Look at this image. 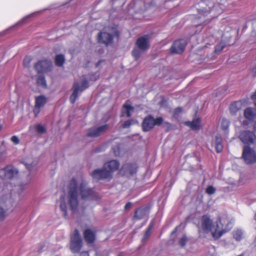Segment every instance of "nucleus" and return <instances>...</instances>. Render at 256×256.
Masks as SVG:
<instances>
[{
	"instance_id": "nucleus-24",
	"label": "nucleus",
	"mask_w": 256,
	"mask_h": 256,
	"mask_svg": "<svg viewBox=\"0 0 256 256\" xmlns=\"http://www.w3.org/2000/svg\"><path fill=\"white\" fill-rule=\"evenodd\" d=\"M134 110V108L130 104H125L123 105L122 110V116H126L127 117H130L132 116L131 112Z\"/></svg>"
},
{
	"instance_id": "nucleus-22",
	"label": "nucleus",
	"mask_w": 256,
	"mask_h": 256,
	"mask_svg": "<svg viewBox=\"0 0 256 256\" xmlns=\"http://www.w3.org/2000/svg\"><path fill=\"white\" fill-rule=\"evenodd\" d=\"M233 236L236 240L240 242L244 238L245 232L241 228H236L233 231Z\"/></svg>"
},
{
	"instance_id": "nucleus-18",
	"label": "nucleus",
	"mask_w": 256,
	"mask_h": 256,
	"mask_svg": "<svg viewBox=\"0 0 256 256\" xmlns=\"http://www.w3.org/2000/svg\"><path fill=\"white\" fill-rule=\"evenodd\" d=\"M4 174V179H12L16 176L18 170L12 166H8L4 168L2 170Z\"/></svg>"
},
{
	"instance_id": "nucleus-21",
	"label": "nucleus",
	"mask_w": 256,
	"mask_h": 256,
	"mask_svg": "<svg viewBox=\"0 0 256 256\" xmlns=\"http://www.w3.org/2000/svg\"><path fill=\"white\" fill-rule=\"evenodd\" d=\"M84 238L88 244H92L95 240V234L90 229H87L84 232Z\"/></svg>"
},
{
	"instance_id": "nucleus-51",
	"label": "nucleus",
	"mask_w": 256,
	"mask_h": 256,
	"mask_svg": "<svg viewBox=\"0 0 256 256\" xmlns=\"http://www.w3.org/2000/svg\"><path fill=\"white\" fill-rule=\"evenodd\" d=\"M254 130L256 131V122H254Z\"/></svg>"
},
{
	"instance_id": "nucleus-33",
	"label": "nucleus",
	"mask_w": 256,
	"mask_h": 256,
	"mask_svg": "<svg viewBox=\"0 0 256 256\" xmlns=\"http://www.w3.org/2000/svg\"><path fill=\"white\" fill-rule=\"evenodd\" d=\"M138 122L136 120L134 119H131L126 121L122 124V128H129L130 126L136 124Z\"/></svg>"
},
{
	"instance_id": "nucleus-47",
	"label": "nucleus",
	"mask_w": 256,
	"mask_h": 256,
	"mask_svg": "<svg viewBox=\"0 0 256 256\" xmlns=\"http://www.w3.org/2000/svg\"><path fill=\"white\" fill-rule=\"evenodd\" d=\"M132 206V203L130 202H128L124 206V208L126 210L130 209Z\"/></svg>"
},
{
	"instance_id": "nucleus-54",
	"label": "nucleus",
	"mask_w": 256,
	"mask_h": 256,
	"mask_svg": "<svg viewBox=\"0 0 256 256\" xmlns=\"http://www.w3.org/2000/svg\"><path fill=\"white\" fill-rule=\"evenodd\" d=\"M238 256H244V254H242L238 255Z\"/></svg>"
},
{
	"instance_id": "nucleus-37",
	"label": "nucleus",
	"mask_w": 256,
	"mask_h": 256,
	"mask_svg": "<svg viewBox=\"0 0 256 256\" xmlns=\"http://www.w3.org/2000/svg\"><path fill=\"white\" fill-rule=\"evenodd\" d=\"M230 122L226 119H222V120L221 126L224 130H226L229 127Z\"/></svg>"
},
{
	"instance_id": "nucleus-31",
	"label": "nucleus",
	"mask_w": 256,
	"mask_h": 256,
	"mask_svg": "<svg viewBox=\"0 0 256 256\" xmlns=\"http://www.w3.org/2000/svg\"><path fill=\"white\" fill-rule=\"evenodd\" d=\"M218 35L220 36L222 34V32H217L216 34H216V36H215L216 38H214V35L212 34V36H208V37L206 38L204 40V42L206 44H209V42L212 43L213 42H214L216 40V38H218Z\"/></svg>"
},
{
	"instance_id": "nucleus-14",
	"label": "nucleus",
	"mask_w": 256,
	"mask_h": 256,
	"mask_svg": "<svg viewBox=\"0 0 256 256\" xmlns=\"http://www.w3.org/2000/svg\"><path fill=\"white\" fill-rule=\"evenodd\" d=\"M239 138L244 144H250L254 142L256 136L252 132L244 130L240 133Z\"/></svg>"
},
{
	"instance_id": "nucleus-20",
	"label": "nucleus",
	"mask_w": 256,
	"mask_h": 256,
	"mask_svg": "<svg viewBox=\"0 0 256 256\" xmlns=\"http://www.w3.org/2000/svg\"><path fill=\"white\" fill-rule=\"evenodd\" d=\"M104 166L112 174V172L116 170L119 168L120 163L116 160H112L105 163Z\"/></svg>"
},
{
	"instance_id": "nucleus-48",
	"label": "nucleus",
	"mask_w": 256,
	"mask_h": 256,
	"mask_svg": "<svg viewBox=\"0 0 256 256\" xmlns=\"http://www.w3.org/2000/svg\"><path fill=\"white\" fill-rule=\"evenodd\" d=\"M80 256H89V254H88V252H82L80 254Z\"/></svg>"
},
{
	"instance_id": "nucleus-8",
	"label": "nucleus",
	"mask_w": 256,
	"mask_h": 256,
	"mask_svg": "<svg viewBox=\"0 0 256 256\" xmlns=\"http://www.w3.org/2000/svg\"><path fill=\"white\" fill-rule=\"evenodd\" d=\"M162 122L161 117L154 119L152 116L146 118L142 122V127L144 131L148 132L152 129L154 126L160 125Z\"/></svg>"
},
{
	"instance_id": "nucleus-4",
	"label": "nucleus",
	"mask_w": 256,
	"mask_h": 256,
	"mask_svg": "<svg viewBox=\"0 0 256 256\" xmlns=\"http://www.w3.org/2000/svg\"><path fill=\"white\" fill-rule=\"evenodd\" d=\"M150 48V40L148 35H145L138 38L136 47L132 52V54L136 60H138L142 54Z\"/></svg>"
},
{
	"instance_id": "nucleus-35",
	"label": "nucleus",
	"mask_w": 256,
	"mask_h": 256,
	"mask_svg": "<svg viewBox=\"0 0 256 256\" xmlns=\"http://www.w3.org/2000/svg\"><path fill=\"white\" fill-rule=\"evenodd\" d=\"M25 184H21L18 186H15L14 189H12L10 191V195L12 194V192H14L15 190H18V195L20 194L22 192V190L24 189Z\"/></svg>"
},
{
	"instance_id": "nucleus-52",
	"label": "nucleus",
	"mask_w": 256,
	"mask_h": 256,
	"mask_svg": "<svg viewBox=\"0 0 256 256\" xmlns=\"http://www.w3.org/2000/svg\"><path fill=\"white\" fill-rule=\"evenodd\" d=\"M254 244H255V246H256V238L254 240Z\"/></svg>"
},
{
	"instance_id": "nucleus-34",
	"label": "nucleus",
	"mask_w": 256,
	"mask_h": 256,
	"mask_svg": "<svg viewBox=\"0 0 256 256\" xmlns=\"http://www.w3.org/2000/svg\"><path fill=\"white\" fill-rule=\"evenodd\" d=\"M35 129L37 132L40 134H42L46 132L45 127L41 124H36L35 126Z\"/></svg>"
},
{
	"instance_id": "nucleus-44",
	"label": "nucleus",
	"mask_w": 256,
	"mask_h": 256,
	"mask_svg": "<svg viewBox=\"0 0 256 256\" xmlns=\"http://www.w3.org/2000/svg\"><path fill=\"white\" fill-rule=\"evenodd\" d=\"M250 72L253 76H256V61L254 62L253 67L252 68Z\"/></svg>"
},
{
	"instance_id": "nucleus-3",
	"label": "nucleus",
	"mask_w": 256,
	"mask_h": 256,
	"mask_svg": "<svg viewBox=\"0 0 256 256\" xmlns=\"http://www.w3.org/2000/svg\"><path fill=\"white\" fill-rule=\"evenodd\" d=\"M222 0H202V8L198 10V18L201 24H206L211 19L222 12L224 6L220 4Z\"/></svg>"
},
{
	"instance_id": "nucleus-40",
	"label": "nucleus",
	"mask_w": 256,
	"mask_h": 256,
	"mask_svg": "<svg viewBox=\"0 0 256 256\" xmlns=\"http://www.w3.org/2000/svg\"><path fill=\"white\" fill-rule=\"evenodd\" d=\"M32 58L30 56H27L24 60V65L26 67H29Z\"/></svg>"
},
{
	"instance_id": "nucleus-17",
	"label": "nucleus",
	"mask_w": 256,
	"mask_h": 256,
	"mask_svg": "<svg viewBox=\"0 0 256 256\" xmlns=\"http://www.w3.org/2000/svg\"><path fill=\"white\" fill-rule=\"evenodd\" d=\"M98 42L104 44L106 45L112 43L113 40V36L104 30L98 33Z\"/></svg>"
},
{
	"instance_id": "nucleus-36",
	"label": "nucleus",
	"mask_w": 256,
	"mask_h": 256,
	"mask_svg": "<svg viewBox=\"0 0 256 256\" xmlns=\"http://www.w3.org/2000/svg\"><path fill=\"white\" fill-rule=\"evenodd\" d=\"M152 228V224H150L147 230L146 231V232H145V234H144V235L143 236V238L142 239V241L143 242L146 240L148 239V238H149V236H150Z\"/></svg>"
},
{
	"instance_id": "nucleus-53",
	"label": "nucleus",
	"mask_w": 256,
	"mask_h": 256,
	"mask_svg": "<svg viewBox=\"0 0 256 256\" xmlns=\"http://www.w3.org/2000/svg\"><path fill=\"white\" fill-rule=\"evenodd\" d=\"M118 256H123V254L122 253H120L118 255Z\"/></svg>"
},
{
	"instance_id": "nucleus-5",
	"label": "nucleus",
	"mask_w": 256,
	"mask_h": 256,
	"mask_svg": "<svg viewBox=\"0 0 256 256\" xmlns=\"http://www.w3.org/2000/svg\"><path fill=\"white\" fill-rule=\"evenodd\" d=\"M88 87V83L87 79L84 76L82 78V84L80 86L78 82H74L73 86L74 92L70 96V100L72 104H74L79 94Z\"/></svg>"
},
{
	"instance_id": "nucleus-50",
	"label": "nucleus",
	"mask_w": 256,
	"mask_h": 256,
	"mask_svg": "<svg viewBox=\"0 0 256 256\" xmlns=\"http://www.w3.org/2000/svg\"><path fill=\"white\" fill-rule=\"evenodd\" d=\"M102 62V60L98 61V62L96 64V66H98Z\"/></svg>"
},
{
	"instance_id": "nucleus-29",
	"label": "nucleus",
	"mask_w": 256,
	"mask_h": 256,
	"mask_svg": "<svg viewBox=\"0 0 256 256\" xmlns=\"http://www.w3.org/2000/svg\"><path fill=\"white\" fill-rule=\"evenodd\" d=\"M65 62V58L64 54H59L56 56L55 64L58 66H62Z\"/></svg>"
},
{
	"instance_id": "nucleus-13",
	"label": "nucleus",
	"mask_w": 256,
	"mask_h": 256,
	"mask_svg": "<svg viewBox=\"0 0 256 256\" xmlns=\"http://www.w3.org/2000/svg\"><path fill=\"white\" fill-rule=\"evenodd\" d=\"M186 45V40L184 39H180L176 40L170 48V52L172 54L182 53Z\"/></svg>"
},
{
	"instance_id": "nucleus-25",
	"label": "nucleus",
	"mask_w": 256,
	"mask_h": 256,
	"mask_svg": "<svg viewBox=\"0 0 256 256\" xmlns=\"http://www.w3.org/2000/svg\"><path fill=\"white\" fill-rule=\"evenodd\" d=\"M185 124L194 130H198L200 128V120L199 118L194 120L192 122H186Z\"/></svg>"
},
{
	"instance_id": "nucleus-12",
	"label": "nucleus",
	"mask_w": 256,
	"mask_h": 256,
	"mask_svg": "<svg viewBox=\"0 0 256 256\" xmlns=\"http://www.w3.org/2000/svg\"><path fill=\"white\" fill-rule=\"evenodd\" d=\"M137 168L136 164L127 163L122 166L120 172L124 176H130L136 172Z\"/></svg>"
},
{
	"instance_id": "nucleus-43",
	"label": "nucleus",
	"mask_w": 256,
	"mask_h": 256,
	"mask_svg": "<svg viewBox=\"0 0 256 256\" xmlns=\"http://www.w3.org/2000/svg\"><path fill=\"white\" fill-rule=\"evenodd\" d=\"M112 150L115 156H120V148L118 146H115L112 148Z\"/></svg>"
},
{
	"instance_id": "nucleus-28",
	"label": "nucleus",
	"mask_w": 256,
	"mask_h": 256,
	"mask_svg": "<svg viewBox=\"0 0 256 256\" xmlns=\"http://www.w3.org/2000/svg\"><path fill=\"white\" fill-rule=\"evenodd\" d=\"M36 83L38 86L42 88H46V80L43 74H40L38 76Z\"/></svg>"
},
{
	"instance_id": "nucleus-6",
	"label": "nucleus",
	"mask_w": 256,
	"mask_h": 256,
	"mask_svg": "<svg viewBox=\"0 0 256 256\" xmlns=\"http://www.w3.org/2000/svg\"><path fill=\"white\" fill-rule=\"evenodd\" d=\"M82 247V239L77 230H75L71 235L70 249L72 252H78Z\"/></svg>"
},
{
	"instance_id": "nucleus-57",
	"label": "nucleus",
	"mask_w": 256,
	"mask_h": 256,
	"mask_svg": "<svg viewBox=\"0 0 256 256\" xmlns=\"http://www.w3.org/2000/svg\"><path fill=\"white\" fill-rule=\"evenodd\" d=\"M255 219L256 220V214H255Z\"/></svg>"
},
{
	"instance_id": "nucleus-11",
	"label": "nucleus",
	"mask_w": 256,
	"mask_h": 256,
	"mask_svg": "<svg viewBox=\"0 0 256 256\" xmlns=\"http://www.w3.org/2000/svg\"><path fill=\"white\" fill-rule=\"evenodd\" d=\"M52 67V62L48 60H40L34 65V68L38 74L48 72Z\"/></svg>"
},
{
	"instance_id": "nucleus-46",
	"label": "nucleus",
	"mask_w": 256,
	"mask_h": 256,
	"mask_svg": "<svg viewBox=\"0 0 256 256\" xmlns=\"http://www.w3.org/2000/svg\"><path fill=\"white\" fill-rule=\"evenodd\" d=\"M26 166L27 169L30 170L32 168L34 165L32 164H26Z\"/></svg>"
},
{
	"instance_id": "nucleus-19",
	"label": "nucleus",
	"mask_w": 256,
	"mask_h": 256,
	"mask_svg": "<svg viewBox=\"0 0 256 256\" xmlns=\"http://www.w3.org/2000/svg\"><path fill=\"white\" fill-rule=\"evenodd\" d=\"M149 214V208L146 206L143 208H138L135 212L134 217L140 220L148 216Z\"/></svg>"
},
{
	"instance_id": "nucleus-41",
	"label": "nucleus",
	"mask_w": 256,
	"mask_h": 256,
	"mask_svg": "<svg viewBox=\"0 0 256 256\" xmlns=\"http://www.w3.org/2000/svg\"><path fill=\"white\" fill-rule=\"evenodd\" d=\"M10 140L14 144H18L20 142V140L16 136H12Z\"/></svg>"
},
{
	"instance_id": "nucleus-39",
	"label": "nucleus",
	"mask_w": 256,
	"mask_h": 256,
	"mask_svg": "<svg viewBox=\"0 0 256 256\" xmlns=\"http://www.w3.org/2000/svg\"><path fill=\"white\" fill-rule=\"evenodd\" d=\"M216 188L212 186H208L206 189V192L208 194H212L216 192Z\"/></svg>"
},
{
	"instance_id": "nucleus-23",
	"label": "nucleus",
	"mask_w": 256,
	"mask_h": 256,
	"mask_svg": "<svg viewBox=\"0 0 256 256\" xmlns=\"http://www.w3.org/2000/svg\"><path fill=\"white\" fill-rule=\"evenodd\" d=\"M242 108L241 101H237L232 104L230 106V110L232 114H236Z\"/></svg>"
},
{
	"instance_id": "nucleus-42",
	"label": "nucleus",
	"mask_w": 256,
	"mask_h": 256,
	"mask_svg": "<svg viewBox=\"0 0 256 256\" xmlns=\"http://www.w3.org/2000/svg\"><path fill=\"white\" fill-rule=\"evenodd\" d=\"M182 108H177L174 110V116H178V115L182 113Z\"/></svg>"
},
{
	"instance_id": "nucleus-56",
	"label": "nucleus",
	"mask_w": 256,
	"mask_h": 256,
	"mask_svg": "<svg viewBox=\"0 0 256 256\" xmlns=\"http://www.w3.org/2000/svg\"><path fill=\"white\" fill-rule=\"evenodd\" d=\"M175 233V231H173L172 232V234Z\"/></svg>"
},
{
	"instance_id": "nucleus-15",
	"label": "nucleus",
	"mask_w": 256,
	"mask_h": 256,
	"mask_svg": "<svg viewBox=\"0 0 256 256\" xmlns=\"http://www.w3.org/2000/svg\"><path fill=\"white\" fill-rule=\"evenodd\" d=\"M108 128L107 124H104L98 128H92L88 129L86 135L88 137L96 138L100 136L105 132Z\"/></svg>"
},
{
	"instance_id": "nucleus-26",
	"label": "nucleus",
	"mask_w": 256,
	"mask_h": 256,
	"mask_svg": "<svg viewBox=\"0 0 256 256\" xmlns=\"http://www.w3.org/2000/svg\"><path fill=\"white\" fill-rule=\"evenodd\" d=\"M38 12H34L32 13V14H28V15L24 17L21 20H20L14 26V27L18 26H20V25H22L23 24L26 23L28 22V20H29V19H30V18H32V17H34Z\"/></svg>"
},
{
	"instance_id": "nucleus-16",
	"label": "nucleus",
	"mask_w": 256,
	"mask_h": 256,
	"mask_svg": "<svg viewBox=\"0 0 256 256\" xmlns=\"http://www.w3.org/2000/svg\"><path fill=\"white\" fill-rule=\"evenodd\" d=\"M47 102V98L44 95L36 97L35 106L34 110V112L36 116L40 112V108L43 106Z\"/></svg>"
},
{
	"instance_id": "nucleus-10",
	"label": "nucleus",
	"mask_w": 256,
	"mask_h": 256,
	"mask_svg": "<svg viewBox=\"0 0 256 256\" xmlns=\"http://www.w3.org/2000/svg\"><path fill=\"white\" fill-rule=\"evenodd\" d=\"M94 178L96 180L110 179L112 178V174L108 169L105 168L104 166L101 169L94 170L92 174Z\"/></svg>"
},
{
	"instance_id": "nucleus-7",
	"label": "nucleus",
	"mask_w": 256,
	"mask_h": 256,
	"mask_svg": "<svg viewBox=\"0 0 256 256\" xmlns=\"http://www.w3.org/2000/svg\"><path fill=\"white\" fill-rule=\"evenodd\" d=\"M12 200L9 196L2 197L0 200V221L4 220L6 212L12 206Z\"/></svg>"
},
{
	"instance_id": "nucleus-9",
	"label": "nucleus",
	"mask_w": 256,
	"mask_h": 256,
	"mask_svg": "<svg viewBox=\"0 0 256 256\" xmlns=\"http://www.w3.org/2000/svg\"><path fill=\"white\" fill-rule=\"evenodd\" d=\"M242 158L247 164H252L256 162L255 152L248 146H244Z\"/></svg>"
},
{
	"instance_id": "nucleus-32",
	"label": "nucleus",
	"mask_w": 256,
	"mask_h": 256,
	"mask_svg": "<svg viewBox=\"0 0 256 256\" xmlns=\"http://www.w3.org/2000/svg\"><path fill=\"white\" fill-rule=\"evenodd\" d=\"M226 46V44L224 40H222L221 42L217 44L215 47V52H219L222 51Z\"/></svg>"
},
{
	"instance_id": "nucleus-30",
	"label": "nucleus",
	"mask_w": 256,
	"mask_h": 256,
	"mask_svg": "<svg viewBox=\"0 0 256 256\" xmlns=\"http://www.w3.org/2000/svg\"><path fill=\"white\" fill-rule=\"evenodd\" d=\"M216 149L218 152H220L223 149V146L222 144V139L219 136L216 137Z\"/></svg>"
},
{
	"instance_id": "nucleus-2",
	"label": "nucleus",
	"mask_w": 256,
	"mask_h": 256,
	"mask_svg": "<svg viewBox=\"0 0 256 256\" xmlns=\"http://www.w3.org/2000/svg\"><path fill=\"white\" fill-rule=\"evenodd\" d=\"M200 222V224L198 226L199 231L206 234L210 232L216 239L219 238L232 227V222L228 220L226 214L218 216L216 222L214 223L208 215H204Z\"/></svg>"
},
{
	"instance_id": "nucleus-45",
	"label": "nucleus",
	"mask_w": 256,
	"mask_h": 256,
	"mask_svg": "<svg viewBox=\"0 0 256 256\" xmlns=\"http://www.w3.org/2000/svg\"><path fill=\"white\" fill-rule=\"evenodd\" d=\"M99 76V74L98 72H96L94 74H93L90 78L92 80H96Z\"/></svg>"
},
{
	"instance_id": "nucleus-38",
	"label": "nucleus",
	"mask_w": 256,
	"mask_h": 256,
	"mask_svg": "<svg viewBox=\"0 0 256 256\" xmlns=\"http://www.w3.org/2000/svg\"><path fill=\"white\" fill-rule=\"evenodd\" d=\"M187 240H188V239H187V238L186 236H184L182 238H181L180 240H179V242H178V243H179V244L181 246H184L186 242H187Z\"/></svg>"
},
{
	"instance_id": "nucleus-27",
	"label": "nucleus",
	"mask_w": 256,
	"mask_h": 256,
	"mask_svg": "<svg viewBox=\"0 0 256 256\" xmlns=\"http://www.w3.org/2000/svg\"><path fill=\"white\" fill-rule=\"evenodd\" d=\"M244 117L249 120H253L256 116V114L254 109L251 108H248L244 110Z\"/></svg>"
},
{
	"instance_id": "nucleus-1",
	"label": "nucleus",
	"mask_w": 256,
	"mask_h": 256,
	"mask_svg": "<svg viewBox=\"0 0 256 256\" xmlns=\"http://www.w3.org/2000/svg\"><path fill=\"white\" fill-rule=\"evenodd\" d=\"M78 192L82 198L85 200H97L99 196L92 188L88 187L87 183L81 180L78 182L75 178H72L68 188L66 201L64 196L60 198V208L63 212L65 218H68L67 205L72 212L75 213L78 210Z\"/></svg>"
},
{
	"instance_id": "nucleus-55",
	"label": "nucleus",
	"mask_w": 256,
	"mask_h": 256,
	"mask_svg": "<svg viewBox=\"0 0 256 256\" xmlns=\"http://www.w3.org/2000/svg\"><path fill=\"white\" fill-rule=\"evenodd\" d=\"M2 128V126L0 125V130Z\"/></svg>"
},
{
	"instance_id": "nucleus-49",
	"label": "nucleus",
	"mask_w": 256,
	"mask_h": 256,
	"mask_svg": "<svg viewBox=\"0 0 256 256\" xmlns=\"http://www.w3.org/2000/svg\"><path fill=\"white\" fill-rule=\"evenodd\" d=\"M252 98L254 100H256V92L252 96Z\"/></svg>"
}]
</instances>
